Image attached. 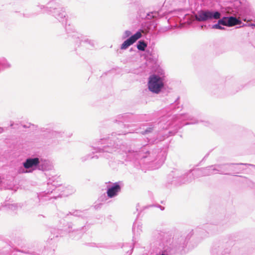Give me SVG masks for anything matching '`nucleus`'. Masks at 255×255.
I'll return each mask as SVG.
<instances>
[{
	"instance_id": "1",
	"label": "nucleus",
	"mask_w": 255,
	"mask_h": 255,
	"mask_svg": "<svg viewBox=\"0 0 255 255\" xmlns=\"http://www.w3.org/2000/svg\"><path fill=\"white\" fill-rule=\"evenodd\" d=\"M128 131H119L113 133L112 137L100 139L92 146V153H99L100 156L106 158L110 157V154L117 151L123 155L127 160L132 161L137 164H143L152 162L159 158L160 162L165 159V152L160 151L159 149L151 150L148 145L139 147L128 146L127 143L120 141L119 138L115 137L116 134H126Z\"/></svg>"
},
{
	"instance_id": "2",
	"label": "nucleus",
	"mask_w": 255,
	"mask_h": 255,
	"mask_svg": "<svg viewBox=\"0 0 255 255\" xmlns=\"http://www.w3.org/2000/svg\"><path fill=\"white\" fill-rule=\"evenodd\" d=\"M57 178H58V177L56 176H53L51 178H49L47 182L48 185L49 186L51 185L52 186V187L54 188H52L50 189L47 190V191H44L43 193H40L38 195V197L40 201H47L52 198L56 199L57 197L66 195L65 194L63 193L62 194H59L58 195H53L52 196H49V195H50V194L53 193V191H54L55 192L61 190V188L62 187L61 186H59V184H57V182H55V180H56Z\"/></svg>"
},
{
	"instance_id": "3",
	"label": "nucleus",
	"mask_w": 255,
	"mask_h": 255,
	"mask_svg": "<svg viewBox=\"0 0 255 255\" xmlns=\"http://www.w3.org/2000/svg\"><path fill=\"white\" fill-rule=\"evenodd\" d=\"M48 0H39V1L35 4L34 9L35 12L33 13H23V16L24 17L29 18L38 14H49L50 11H52V8L54 0L48 2L46 5L44 3L46 2Z\"/></svg>"
},
{
	"instance_id": "4",
	"label": "nucleus",
	"mask_w": 255,
	"mask_h": 255,
	"mask_svg": "<svg viewBox=\"0 0 255 255\" xmlns=\"http://www.w3.org/2000/svg\"><path fill=\"white\" fill-rule=\"evenodd\" d=\"M164 74L161 73L160 76L153 74L149 76L148 81V88L149 90L155 94H158L164 87Z\"/></svg>"
},
{
	"instance_id": "5",
	"label": "nucleus",
	"mask_w": 255,
	"mask_h": 255,
	"mask_svg": "<svg viewBox=\"0 0 255 255\" xmlns=\"http://www.w3.org/2000/svg\"><path fill=\"white\" fill-rule=\"evenodd\" d=\"M158 241L161 245L162 242H163L166 246L167 244L168 247H170V250L172 248L180 250L181 248H183L187 244L186 239L184 237L181 236L180 238L175 240L173 243L172 245L170 244V240L169 241L167 239V236L165 237V234H160L158 237Z\"/></svg>"
},
{
	"instance_id": "6",
	"label": "nucleus",
	"mask_w": 255,
	"mask_h": 255,
	"mask_svg": "<svg viewBox=\"0 0 255 255\" xmlns=\"http://www.w3.org/2000/svg\"><path fill=\"white\" fill-rule=\"evenodd\" d=\"M221 17V13L218 11L201 10L195 15V19L198 21H206L218 19Z\"/></svg>"
},
{
	"instance_id": "7",
	"label": "nucleus",
	"mask_w": 255,
	"mask_h": 255,
	"mask_svg": "<svg viewBox=\"0 0 255 255\" xmlns=\"http://www.w3.org/2000/svg\"><path fill=\"white\" fill-rule=\"evenodd\" d=\"M65 30L69 34V36L73 39L78 46L83 42L86 44H89L91 47H94L95 42L93 40L89 39L87 36H84L77 31H72L71 32L70 29L68 28L67 26L65 27Z\"/></svg>"
},
{
	"instance_id": "8",
	"label": "nucleus",
	"mask_w": 255,
	"mask_h": 255,
	"mask_svg": "<svg viewBox=\"0 0 255 255\" xmlns=\"http://www.w3.org/2000/svg\"><path fill=\"white\" fill-rule=\"evenodd\" d=\"M51 9L52 11H50L49 15H51L62 23L66 21L67 13L64 7H61L59 3L54 1Z\"/></svg>"
},
{
	"instance_id": "9",
	"label": "nucleus",
	"mask_w": 255,
	"mask_h": 255,
	"mask_svg": "<svg viewBox=\"0 0 255 255\" xmlns=\"http://www.w3.org/2000/svg\"><path fill=\"white\" fill-rule=\"evenodd\" d=\"M39 163V158L29 157L27 158L22 163L24 168L19 169V173H30L34 170L38 169V165Z\"/></svg>"
},
{
	"instance_id": "10",
	"label": "nucleus",
	"mask_w": 255,
	"mask_h": 255,
	"mask_svg": "<svg viewBox=\"0 0 255 255\" xmlns=\"http://www.w3.org/2000/svg\"><path fill=\"white\" fill-rule=\"evenodd\" d=\"M241 165H248L246 163H225L221 164L222 169L223 171L225 172L222 173V174L225 175H232L234 174H237L241 173L243 169L240 167Z\"/></svg>"
},
{
	"instance_id": "11",
	"label": "nucleus",
	"mask_w": 255,
	"mask_h": 255,
	"mask_svg": "<svg viewBox=\"0 0 255 255\" xmlns=\"http://www.w3.org/2000/svg\"><path fill=\"white\" fill-rule=\"evenodd\" d=\"M191 172H192V174L189 172L186 175H184L183 183L190 182L192 181L193 179L199 178L201 176H204L203 168L195 169L192 170Z\"/></svg>"
},
{
	"instance_id": "12",
	"label": "nucleus",
	"mask_w": 255,
	"mask_h": 255,
	"mask_svg": "<svg viewBox=\"0 0 255 255\" xmlns=\"http://www.w3.org/2000/svg\"><path fill=\"white\" fill-rule=\"evenodd\" d=\"M121 182H115L111 186H107V194L109 198H113L117 196L121 191Z\"/></svg>"
},
{
	"instance_id": "13",
	"label": "nucleus",
	"mask_w": 255,
	"mask_h": 255,
	"mask_svg": "<svg viewBox=\"0 0 255 255\" xmlns=\"http://www.w3.org/2000/svg\"><path fill=\"white\" fill-rule=\"evenodd\" d=\"M141 37V32L140 31H137L135 34L130 36L123 43L121 46V49L122 50L127 49Z\"/></svg>"
},
{
	"instance_id": "14",
	"label": "nucleus",
	"mask_w": 255,
	"mask_h": 255,
	"mask_svg": "<svg viewBox=\"0 0 255 255\" xmlns=\"http://www.w3.org/2000/svg\"><path fill=\"white\" fill-rule=\"evenodd\" d=\"M221 19L224 20V26L232 27L242 23L241 19L234 16H224Z\"/></svg>"
},
{
	"instance_id": "15",
	"label": "nucleus",
	"mask_w": 255,
	"mask_h": 255,
	"mask_svg": "<svg viewBox=\"0 0 255 255\" xmlns=\"http://www.w3.org/2000/svg\"><path fill=\"white\" fill-rule=\"evenodd\" d=\"M174 119L175 121L179 122L182 120H189L191 121L189 123H187L186 125L197 124L199 122V121L195 119L192 116L188 114H181L176 115Z\"/></svg>"
},
{
	"instance_id": "16",
	"label": "nucleus",
	"mask_w": 255,
	"mask_h": 255,
	"mask_svg": "<svg viewBox=\"0 0 255 255\" xmlns=\"http://www.w3.org/2000/svg\"><path fill=\"white\" fill-rule=\"evenodd\" d=\"M212 255H232L231 254V249H223L222 247L215 245L211 250Z\"/></svg>"
},
{
	"instance_id": "17",
	"label": "nucleus",
	"mask_w": 255,
	"mask_h": 255,
	"mask_svg": "<svg viewBox=\"0 0 255 255\" xmlns=\"http://www.w3.org/2000/svg\"><path fill=\"white\" fill-rule=\"evenodd\" d=\"M72 228V224L71 223H68V229H66L65 230L70 234V237L74 240L80 239L82 236L83 232L82 230L83 229V227H82L81 229H77L73 231L71 230Z\"/></svg>"
},
{
	"instance_id": "18",
	"label": "nucleus",
	"mask_w": 255,
	"mask_h": 255,
	"mask_svg": "<svg viewBox=\"0 0 255 255\" xmlns=\"http://www.w3.org/2000/svg\"><path fill=\"white\" fill-rule=\"evenodd\" d=\"M53 168V166L50 161L42 158H39L38 170L42 171H49L51 170Z\"/></svg>"
},
{
	"instance_id": "19",
	"label": "nucleus",
	"mask_w": 255,
	"mask_h": 255,
	"mask_svg": "<svg viewBox=\"0 0 255 255\" xmlns=\"http://www.w3.org/2000/svg\"><path fill=\"white\" fill-rule=\"evenodd\" d=\"M142 232V224L138 222H135L132 226L133 241L136 240V237L140 235Z\"/></svg>"
},
{
	"instance_id": "20",
	"label": "nucleus",
	"mask_w": 255,
	"mask_h": 255,
	"mask_svg": "<svg viewBox=\"0 0 255 255\" xmlns=\"http://www.w3.org/2000/svg\"><path fill=\"white\" fill-rule=\"evenodd\" d=\"M133 115L130 114H124L118 116L117 121L121 123L129 122L132 121Z\"/></svg>"
},
{
	"instance_id": "21",
	"label": "nucleus",
	"mask_w": 255,
	"mask_h": 255,
	"mask_svg": "<svg viewBox=\"0 0 255 255\" xmlns=\"http://www.w3.org/2000/svg\"><path fill=\"white\" fill-rule=\"evenodd\" d=\"M11 67V64L6 58L4 57L0 58V73L6 69L10 68Z\"/></svg>"
},
{
	"instance_id": "22",
	"label": "nucleus",
	"mask_w": 255,
	"mask_h": 255,
	"mask_svg": "<svg viewBox=\"0 0 255 255\" xmlns=\"http://www.w3.org/2000/svg\"><path fill=\"white\" fill-rule=\"evenodd\" d=\"M69 215L83 218L86 217L87 214L85 211L75 210L69 212V213L67 214V215L68 216Z\"/></svg>"
},
{
	"instance_id": "23",
	"label": "nucleus",
	"mask_w": 255,
	"mask_h": 255,
	"mask_svg": "<svg viewBox=\"0 0 255 255\" xmlns=\"http://www.w3.org/2000/svg\"><path fill=\"white\" fill-rule=\"evenodd\" d=\"M210 168L212 170V172H213V174L219 173L222 174V173H224L225 172L223 171L222 169V166L221 164H215L210 166Z\"/></svg>"
},
{
	"instance_id": "24",
	"label": "nucleus",
	"mask_w": 255,
	"mask_h": 255,
	"mask_svg": "<svg viewBox=\"0 0 255 255\" xmlns=\"http://www.w3.org/2000/svg\"><path fill=\"white\" fill-rule=\"evenodd\" d=\"M147 46L146 42L143 40L138 41L136 44L137 48L138 50L144 51Z\"/></svg>"
},
{
	"instance_id": "25",
	"label": "nucleus",
	"mask_w": 255,
	"mask_h": 255,
	"mask_svg": "<svg viewBox=\"0 0 255 255\" xmlns=\"http://www.w3.org/2000/svg\"><path fill=\"white\" fill-rule=\"evenodd\" d=\"M204 229L208 231V233H214L217 229V227L216 225L207 224L204 226Z\"/></svg>"
},
{
	"instance_id": "26",
	"label": "nucleus",
	"mask_w": 255,
	"mask_h": 255,
	"mask_svg": "<svg viewBox=\"0 0 255 255\" xmlns=\"http://www.w3.org/2000/svg\"><path fill=\"white\" fill-rule=\"evenodd\" d=\"M219 20L218 23L212 25V28L214 29H224V27H222L221 25H224V20L223 19H221V17L218 19Z\"/></svg>"
},
{
	"instance_id": "27",
	"label": "nucleus",
	"mask_w": 255,
	"mask_h": 255,
	"mask_svg": "<svg viewBox=\"0 0 255 255\" xmlns=\"http://www.w3.org/2000/svg\"><path fill=\"white\" fill-rule=\"evenodd\" d=\"M159 246L162 247L164 250V252L162 253L160 255H168V253L170 251V247H167V244L165 246L163 242H162V245L159 243Z\"/></svg>"
},
{
	"instance_id": "28",
	"label": "nucleus",
	"mask_w": 255,
	"mask_h": 255,
	"mask_svg": "<svg viewBox=\"0 0 255 255\" xmlns=\"http://www.w3.org/2000/svg\"><path fill=\"white\" fill-rule=\"evenodd\" d=\"M159 14L158 11H154L147 13L146 18L150 19L152 18H156L159 16Z\"/></svg>"
},
{
	"instance_id": "29",
	"label": "nucleus",
	"mask_w": 255,
	"mask_h": 255,
	"mask_svg": "<svg viewBox=\"0 0 255 255\" xmlns=\"http://www.w3.org/2000/svg\"><path fill=\"white\" fill-rule=\"evenodd\" d=\"M61 230H59L58 229H53L52 230H51V233L52 235H53V237H52L51 236V240L53 239V238H54V237H58L59 236V235H61Z\"/></svg>"
},
{
	"instance_id": "30",
	"label": "nucleus",
	"mask_w": 255,
	"mask_h": 255,
	"mask_svg": "<svg viewBox=\"0 0 255 255\" xmlns=\"http://www.w3.org/2000/svg\"><path fill=\"white\" fill-rule=\"evenodd\" d=\"M204 176H209L213 174V172L210 168V166L203 168Z\"/></svg>"
},
{
	"instance_id": "31",
	"label": "nucleus",
	"mask_w": 255,
	"mask_h": 255,
	"mask_svg": "<svg viewBox=\"0 0 255 255\" xmlns=\"http://www.w3.org/2000/svg\"><path fill=\"white\" fill-rule=\"evenodd\" d=\"M98 158L99 156H98L97 155L92 156L91 154H87V155L81 157V159L82 161H85L87 159H93V158Z\"/></svg>"
},
{
	"instance_id": "32",
	"label": "nucleus",
	"mask_w": 255,
	"mask_h": 255,
	"mask_svg": "<svg viewBox=\"0 0 255 255\" xmlns=\"http://www.w3.org/2000/svg\"><path fill=\"white\" fill-rule=\"evenodd\" d=\"M5 207L9 209V210L15 211L17 209L18 205L16 204H8L5 205Z\"/></svg>"
},
{
	"instance_id": "33",
	"label": "nucleus",
	"mask_w": 255,
	"mask_h": 255,
	"mask_svg": "<svg viewBox=\"0 0 255 255\" xmlns=\"http://www.w3.org/2000/svg\"><path fill=\"white\" fill-rule=\"evenodd\" d=\"M131 32L130 31H129V30H126L124 32V33H123V34L122 35V39H126L128 37L129 38L130 36H131Z\"/></svg>"
},
{
	"instance_id": "34",
	"label": "nucleus",
	"mask_w": 255,
	"mask_h": 255,
	"mask_svg": "<svg viewBox=\"0 0 255 255\" xmlns=\"http://www.w3.org/2000/svg\"><path fill=\"white\" fill-rule=\"evenodd\" d=\"M153 128V127L152 126V125H150L149 127L147 128L144 131H142L141 133L143 134H144L151 132L152 131Z\"/></svg>"
},
{
	"instance_id": "35",
	"label": "nucleus",
	"mask_w": 255,
	"mask_h": 255,
	"mask_svg": "<svg viewBox=\"0 0 255 255\" xmlns=\"http://www.w3.org/2000/svg\"><path fill=\"white\" fill-rule=\"evenodd\" d=\"M178 100H179V98H177L176 99V100L174 101V103L171 105V106L172 107V108H175V109L176 108V107L177 108H179V107L178 106V105H179V103L178 102Z\"/></svg>"
},
{
	"instance_id": "36",
	"label": "nucleus",
	"mask_w": 255,
	"mask_h": 255,
	"mask_svg": "<svg viewBox=\"0 0 255 255\" xmlns=\"http://www.w3.org/2000/svg\"><path fill=\"white\" fill-rule=\"evenodd\" d=\"M168 29H169V28L168 27H166V26L161 27L158 30V32H159V33H164V32L167 31Z\"/></svg>"
},
{
	"instance_id": "37",
	"label": "nucleus",
	"mask_w": 255,
	"mask_h": 255,
	"mask_svg": "<svg viewBox=\"0 0 255 255\" xmlns=\"http://www.w3.org/2000/svg\"><path fill=\"white\" fill-rule=\"evenodd\" d=\"M247 25H248L249 26H251L252 28L255 27V24H254V23H251V24H249L248 25H247V24H243V25L240 26V27L246 26H247Z\"/></svg>"
},
{
	"instance_id": "38",
	"label": "nucleus",
	"mask_w": 255,
	"mask_h": 255,
	"mask_svg": "<svg viewBox=\"0 0 255 255\" xmlns=\"http://www.w3.org/2000/svg\"><path fill=\"white\" fill-rule=\"evenodd\" d=\"M242 19H243V20H244V21H250L251 20L250 19H248V18L247 17H242Z\"/></svg>"
},
{
	"instance_id": "39",
	"label": "nucleus",
	"mask_w": 255,
	"mask_h": 255,
	"mask_svg": "<svg viewBox=\"0 0 255 255\" xmlns=\"http://www.w3.org/2000/svg\"><path fill=\"white\" fill-rule=\"evenodd\" d=\"M129 247H130V248H131V250H130V252L129 253V252H128H128H127V253H128H128H129L128 255H130L131 254L132 251V250H133V247H131V246L130 245V246H129Z\"/></svg>"
},
{
	"instance_id": "40",
	"label": "nucleus",
	"mask_w": 255,
	"mask_h": 255,
	"mask_svg": "<svg viewBox=\"0 0 255 255\" xmlns=\"http://www.w3.org/2000/svg\"><path fill=\"white\" fill-rule=\"evenodd\" d=\"M60 133H61L60 132H56V131L52 132V134H55V135H56L57 134H59Z\"/></svg>"
},
{
	"instance_id": "41",
	"label": "nucleus",
	"mask_w": 255,
	"mask_h": 255,
	"mask_svg": "<svg viewBox=\"0 0 255 255\" xmlns=\"http://www.w3.org/2000/svg\"><path fill=\"white\" fill-rule=\"evenodd\" d=\"M3 131V129L2 128L0 127V133H2Z\"/></svg>"
},
{
	"instance_id": "42",
	"label": "nucleus",
	"mask_w": 255,
	"mask_h": 255,
	"mask_svg": "<svg viewBox=\"0 0 255 255\" xmlns=\"http://www.w3.org/2000/svg\"><path fill=\"white\" fill-rule=\"evenodd\" d=\"M159 207L160 208L161 210H163L164 208L163 207H162L161 206L159 205Z\"/></svg>"
},
{
	"instance_id": "43",
	"label": "nucleus",
	"mask_w": 255,
	"mask_h": 255,
	"mask_svg": "<svg viewBox=\"0 0 255 255\" xmlns=\"http://www.w3.org/2000/svg\"><path fill=\"white\" fill-rule=\"evenodd\" d=\"M139 204H137V206H136V210H137V211H138V207H139Z\"/></svg>"
},
{
	"instance_id": "44",
	"label": "nucleus",
	"mask_w": 255,
	"mask_h": 255,
	"mask_svg": "<svg viewBox=\"0 0 255 255\" xmlns=\"http://www.w3.org/2000/svg\"><path fill=\"white\" fill-rule=\"evenodd\" d=\"M208 125V123L207 122H206L205 126H207Z\"/></svg>"
}]
</instances>
